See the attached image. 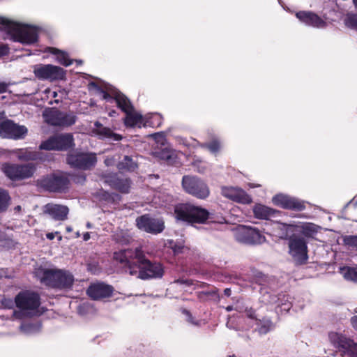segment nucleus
I'll list each match as a JSON object with an SVG mask.
<instances>
[{
    "label": "nucleus",
    "mask_w": 357,
    "mask_h": 357,
    "mask_svg": "<svg viewBox=\"0 0 357 357\" xmlns=\"http://www.w3.org/2000/svg\"><path fill=\"white\" fill-rule=\"evenodd\" d=\"M154 117H155V118H158V117H159V115H158V114H155V115H154Z\"/></svg>",
    "instance_id": "obj_63"
},
{
    "label": "nucleus",
    "mask_w": 357,
    "mask_h": 357,
    "mask_svg": "<svg viewBox=\"0 0 357 357\" xmlns=\"http://www.w3.org/2000/svg\"><path fill=\"white\" fill-rule=\"evenodd\" d=\"M282 305H284V310H289L291 306V303H282Z\"/></svg>",
    "instance_id": "obj_49"
},
{
    "label": "nucleus",
    "mask_w": 357,
    "mask_h": 357,
    "mask_svg": "<svg viewBox=\"0 0 357 357\" xmlns=\"http://www.w3.org/2000/svg\"><path fill=\"white\" fill-rule=\"evenodd\" d=\"M112 162H113V160H112V159H109V158H107V159L105 160V163L106 164V165H111Z\"/></svg>",
    "instance_id": "obj_51"
},
{
    "label": "nucleus",
    "mask_w": 357,
    "mask_h": 357,
    "mask_svg": "<svg viewBox=\"0 0 357 357\" xmlns=\"http://www.w3.org/2000/svg\"><path fill=\"white\" fill-rule=\"evenodd\" d=\"M114 114H115V111H112L109 112V116H113Z\"/></svg>",
    "instance_id": "obj_60"
},
{
    "label": "nucleus",
    "mask_w": 357,
    "mask_h": 357,
    "mask_svg": "<svg viewBox=\"0 0 357 357\" xmlns=\"http://www.w3.org/2000/svg\"><path fill=\"white\" fill-rule=\"evenodd\" d=\"M45 212L56 220H64L67 219L69 209L66 206L48 204L45 207Z\"/></svg>",
    "instance_id": "obj_22"
},
{
    "label": "nucleus",
    "mask_w": 357,
    "mask_h": 357,
    "mask_svg": "<svg viewBox=\"0 0 357 357\" xmlns=\"http://www.w3.org/2000/svg\"><path fill=\"white\" fill-rule=\"evenodd\" d=\"M76 121V116L72 113H64L60 112L59 126L67 127L73 125Z\"/></svg>",
    "instance_id": "obj_31"
},
{
    "label": "nucleus",
    "mask_w": 357,
    "mask_h": 357,
    "mask_svg": "<svg viewBox=\"0 0 357 357\" xmlns=\"http://www.w3.org/2000/svg\"><path fill=\"white\" fill-rule=\"evenodd\" d=\"M86 227H87L88 228H91V223L88 222V223L86 224Z\"/></svg>",
    "instance_id": "obj_61"
},
{
    "label": "nucleus",
    "mask_w": 357,
    "mask_h": 357,
    "mask_svg": "<svg viewBox=\"0 0 357 357\" xmlns=\"http://www.w3.org/2000/svg\"><path fill=\"white\" fill-rule=\"evenodd\" d=\"M233 309H234V307H233L232 306H231V305L227 306V307H226V310H227V312H230V311H231Z\"/></svg>",
    "instance_id": "obj_56"
},
{
    "label": "nucleus",
    "mask_w": 357,
    "mask_h": 357,
    "mask_svg": "<svg viewBox=\"0 0 357 357\" xmlns=\"http://www.w3.org/2000/svg\"><path fill=\"white\" fill-rule=\"evenodd\" d=\"M273 203L284 209H294L302 211L304 209V204L298 199L284 194H278L272 198Z\"/></svg>",
    "instance_id": "obj_17"
},
{
    "label": "nucleus",
    "mask_w": 357,
    "mask_h": 357,
    "mask_svg": "<svg viewBox=\"0 0 357 357\" xmlns=\"http://www.w3.org/2000/svg\"><path fill=\"white\" fill-rule=\"evenodd\" d=\"M0 24L13 41L24 45H31L37 41L38 31L36 27L9 21L0 17Z\"/></svg>",
    "instance_id": "obj_2"
},
{
    "label": "nucleus",
    "mask_w": 357,
    "mask_h": 357,
    "mask_svg": "<svg viewBox=\"0 0 357 357\" xmlns=\"http://www.w3.org/2000/svg\"><path fill=\"white\" fill-rule=\"evenodd\" d=\"M174 213L177 220L188 223H203L208 218V212L206 209L191 204L176 206Z\"/></svg>",
    "instance_id": "obj_5"
},
{
    "label": "nucleus",
    "mask_w": 357,
    "mask_h": 357,
    "mask_svg": "<svg viewBox=\"0 0 357 357\" xmlns=\"http://www.w3.org/2000/svg\"><path fill=\"white\" fill-rule=\"evenodd\" d=\"M104 182L121 192L127 193L130 188V181L128 178H117L115 174H109L103 177Z\"/></svg>",
    "instance_id": "obj_21"
},
{
    "label": "nucleus",
    "mask_w": 357,
    "mask_h": 357,
    "mask_svg": "<svg viewBox=\"0 0 357 357\" xmlns=\"http://www.w3.org/2000/svg\"><path fill=\"white\" fill-rule=\"evenodd\" d=\"M137 227L148 233L158 234L164 229V222L158 219L142 215L136 220Z\"/></svg>",
    "instance_id": "obj_16"
},
{
    "label": "nucleus",
    "mask_w": 357,
    "mask_h": 357,
    "mask_svg": "<svg viewBox=\"0 0 357 357\" xmlns=\"http://www.w3.org/2000/svg\"><path fill=\"white\" fill-rule=\"evenodd\" d=\"M21 210H22V208H21V206H15V207L14 208V211H15V213H20V212L21 211Z\"/></svg>",
    "instance_id": "obj_52"
},
{
    "label": "nucleus",
    "mask_w": 357,
    "mask_h": 357,
    "mask_svg": "<svg viewBox=\"0 0 357 357\" xmlns=\"http://www.w3.org/2000/svg\"><path fill=\"white\" fill-rule=\"evenodd\" d=\"M5 239V235L0 231V242Z\"/></svg>",
    "instance_id": "obj_54"
},
{
    "label": "nucleus",
    "mask_w": 357,
    "mask_h": 357,
    "mask_svg": "<svg viewBox=\"0 0 357 357\" xmlns=\"http://www.w3.org/2000/svg\"><path fill=\"white\" fill-rule=\"evenodd\" d=\"M236 310L240 312H244L248 318L253 319L255 321L256 318L259 317V316L256 314L255 311L251 307L238 306Z\"/></svg>",
    "instance_id": "obj_36"
},
{
    "label": "nucleus",
    "mask_w": 357,
    "mask_h": 357,
    "mask_svg": "<svg viewBox=\"0 0 357 357\" xmlns=\"http://www.w3.org/2000/svg\"><path fill=\"white\" fill-rule=\"evenodd\" d=\"M66 230H67L68 232H70V231H72V228L70 227H68L66 228Z\"/></svg>",
    "instance_id": "obj_58"
},
{
    "label": "nucleus",
    "mask_w": 357,
    "mask_h": 357,
    "mask_svg": "<svg viewBox=\"0 0 357 357\" xmlns=\"http://www.w3.org/2000/svg\"><path fill=\"white\" fill-rule=\"evenodd\" d=\"M114 258L123 265L126 273L131 275H137V278L143 280L161 278L164 273L162 265L146 259L139 248L135 250L128 249L116 252Z\"/></svg>",
    "instance_id": "obj_1"
},
{
    "label": "nucleus",
    "mask_w": 357,
    "mask_h": 357,
    "mask_svg": "<svg viewBox=\"0 0 357 357\" xmlns=\"http://www.w3.org/2000/svg\"><path fill=\"white\" fill-rule=\"evenodd\" d=\"M154 155L163 160L167 161L169 162H173L175 158L174 151L171 149L165 148L161 151L154 152Z\"/></svg>",
    "instance_id": "obj_30"
},
{
    "label": "nucleus",
    "mask_w": 357,
    "mask_h": 357,
    "mask_svg": "<svg viewBox=\"0 0 357 357\" xmlns=\"http://www.w3.org/2000/svg\"><path fill=\"white\" fill-rule=\"evenodd\" d=\"M331 343L338 348L342 357H357V344L345 335L336 332L328 334Z\"/></svg>",
    "instance_id": "obj_8"
},
{
    "label": "nucleus",
    "mask_w": 357,
    "mask_h": 357,
    "mask_svg": "<svg viewBox=\"0 0 357 357\" xmlns=\"http://www.w3.org/2000/svg\"><path fill=\"white\" fill-rule=\"evenodd\" d=\"M255 324L258 327L259 332L261 334L267 333L273 327L271 320L267 317L256 318Z\"/></svg>",
    "instance_id": "obj_27"
},
{
    "label": "nucleus",
    "mask_w": 357,
    "mask_h": 357,
    "mask_svg": "<svg viewBox=\"0 0 357 357\" xmlns=\"http://www.w3.org/2000/svg\"><path fill=\"white\" fill-rule=\"evenodd\" d=\"M289 254L298 263L303 264L307 259V247L304 238L293 235L289 241Z\"/></svg>",
    "instance_id": "obj_13"
},
{
    "label": "nucleus",
    "mask_w": 357,
    "mask_h": 357,
    "mask_svg": "<svg viewBox=\"0 0 357 357\" xmlns=\"http://www.w3.org/2000/svg\"><path fill=\"white\" fill-rule=\"evenodd\" d=\"M350 321L351 326L354 330L357 331V315L352 317Z\"/></svg>",
    "instance_id": "obj_45"
},
{
    "label": "nucleus",
    "mask_w": 357,
    "mask_h": 357,
    "mask_svg": "<svg viewBox=\"0 0 357 357\" xmlns=\"http://www.w3.org/2000/svg\"><path fill=\"white\" fill-rule=\"evenodd\" d=\"M118 167L121 170L133 171L137 167V164L130 156H125L123 160L119 163Z\"/></svg>",
    "instance_id": "obj_34"
},
{
    "label": "nucleus",
    "mask_w": 357,
    "mask_h": 357,
    "mask_svg": "<svg viewBox=\"0 0 357 357\" xmlns=\"http://www.w3.org/2000/svg\"><path fill=\"white\" fill-rule=\"evenodd\" d=\"M94 126L93 132L101 138H107L114 141L121 139V135L114 133L109 128L104 127L98 121L94 123Z\"/></svg>",
    "instance_id": "obj_23"
},
{
    "label": "nucleus",
    "mask_w": 357,
    "mask_h": 357,
    "mask_svg": "<svg viewBox=\"0 0 357 357\" xmlns=\"http://www.w3.org/2000/svg\"><path fill=\"white\" fill-rule=\"evenodd\" d=\"M280 297H282V295H280ZM284 298H285V296L282 295V300H284Z\"/></svg>",
    "instance_id": "obj_62"
},
{
    "label": "nucleus",
    "mask_w": 357,
    "mask_h": 357,
    "mask_svg": "<svg viewBox=\"0 0 357 357\" xmlns=\"http://www.w3.org/2000/svg\"><path fill=\"white\" fill-rule=\"evenodd\" d=\"M116 240H117L118 241H119L120 243H126L128 242V239H126V240H120V239H119V238H116Z\"/></svg>",
    "instance_id": "obj_55"
},
{
    "label": "nucleus",
    "mask_w": 357,
    "mask_h": 357,
    "mask_svg": "<svg viewBox=\"0 0 357 357\" xmlns=\"http://www.w3.org/2000/svg\"><path fill=\"white\" fill-rule=\"evenodd\" d=\"M90 238V234L89 232H86L83 235V239L84 241H86Z\"/></svg>",
    "instance_id": "obj_48"
},
{
    "label": "nucleus",
    "mask_w": 357,
    "mask_h": 357,
    "mask_svg": "<svg viewBox=\"0 0 357 357\" xmlns=\"http://www.w3.org/2000/svg\"><path fill=\"white\" fill-rule=\"evenodd\" d=\"M36 165L33 163L23 165L3 163L1 170L4 174L13 181H20L31 178L36 172Z\"/></svg>",
    "instance_id": "obj_7"
},
{
    "label": "nucleus",
    "mask_w": 357,
    "mask_h": 357,
    "mask_svg": "<svg viewBox=\"0 0 357 357\" xmlns=\"http://www.w3.org/2000/svg\"><path fill=\"white\" fill-rule=\"evenodd\" d=\"M231 289H229V288H227L224 290V294L227 296H229L231 295Z\"/></svg>",
    "instance_id": "obj_50"
},
{
    "label": "nucleus",
    "mask_w": 357,
    "mask_h": 357,
    "mask_svg": "<svg viewBox=\"0 0 357 357\" xmlns=\"http://www.w3.org/2000/svg\"><path fill=\"white\" fill-rule=\"evenodd\" d=\"M43 117L48 124L55 126H59L60 111L58 109L47 108L43 112Z\"/></svg>",
    "instance_id": "obj_24"
},
{
    "label": "nucleus",
    "mask_w": 357,
    "mask_h": 357,
    "mask_svg": "<svg viewBox=\"0 0 357 357\" xmlns=\"http://www.w3.org/2000/svg\"><path fill=\"white\" fill-rule=\"evenodd\" d=\"M353 3H354L355 7L357 8V0H353Z\"/></svg>",
    "instance_id": "obj_59"
},
{
    "label": "nucleus",
    "mask_w": 357,
    "mask_h": 357,
    "mask_svg": "<svg viewBox=\"0 0 357 357\" xmlns=\"http://www.w3.org/2000/svg\"><path fill=\"white\" fill-rule=\"evenodd\" d=\"M46 52L56 55L58 61L66 66H68L72 64V61L69 59L68 54L56 49L55 47H47Z\"/></svg>",
    "instance_id": "obj_26"
},
{
    "label": "nucleus",
    "mask_w": 357,
    "mask_h": 357,
    "mask_svg": "<svg viewBox=\"0 0 357 357\" xmlns=\"http://www.w3.org/2000/svg\"><path fill=\"white\" fill-rule=\"evenodd\" d=\"M302 228L306 236H310L312 234L316 232L315 225L311 223L305 224Z\"/></svg>",
    "instance_id": "obj_40"
},
{
    "label": "nucleus",
    "mask_w": 357,
    "mask_h": 357,
    "mask_svg": "<svg viewBox=\"0 0 357 357\" xmlns=\"http://www.w3.org/2000/svg\"><path fill=\"white\" fill-rule=\"evenodd\" d=\"M344 24L347 27L357 30V15L348 13L344 19Z\"/></svg>",
    "instance_id": "obj_35"
},
{
    "label": "nucleus",
    "mask_w": 357,
    "mask_h": 357,
    "mask_svg": "<svg viewBox=\"0 0 357 357\" xmlns=\"http://www.w3.org/2000/svg\"><path fill=\"white\" fill-rule=\"evenodd\" d=\"M116 92L121 93L119 91H118L116 89L112 90L111 94L108 93L107 92H105L103 90L100 91V93L102 94V98L105 99V100H114L116 101L115 93Z\"/></svg>",
    "instance_id": "obj_41"
},
{
    "label": "nucleus",
    "mask_w": 357,
    "mask_h": 357,
    "mask_svg": "<svg viewBox=\"0 0 357 357\" xmlns=\"http://www.w3.org/2000/svg\"><path fill=\"white\" fill-rule=\"evenodd\" d=\"M33 73L40 79L57 80L65 77V70L59 66L50 64H38L33 66Z\"/></svg>",
    "instance_id": "obj_14"
},
{
    "label": "nucleus",
    "mask_w": 357,
    "mask_h": 357,
    "mask_svg": "<svg viewBox=\"0 0 357 357\" xmlns=\"http://www.w3.org/2000/svg\"><path fill=\"white\" fill-rule=\"evenodd\" d=\"M67 162L71 167L86 170L95 166L97 158L95 153L75 151L68 154Z\"/></svg>",
    "instance_id": "obj_11"
},
{
    "label": "nucleus",
    "mask_w": 357,
    "mask_h": 357,
    "mask_svg": "<svg viewBox=\"0 0 357 357\" xmlns=\"http://www.w3.org/2000/svg\"><path fill=\"white\" fill-rule=\"evenodd\" d=\"M222 195L234 202L248 204L252 202V198L242 189L234 187H222Z\"/></svg>",
    "instance_id": "obj_18"
},
{
    "label": "nucleus",
    "mask_w": 357,
    "mask_h": 357,
    "mask_svg": "<svg viewBox=\"0 0 357 357\" xmlns=\"http://www.w3.org/2000/svg\"><path fill=\"white\" fill-rule=\"evenodd\" d=\"M203 147L208 149L211 153H217L220 148V143L217 140H213L211 143L202 145Z\"/></svg>",
    "instance_id": "obj_37"
},
{
    "label": "nucleus",
    "mask_w": 357,
    "mask_h": 357,
    "mask_svg": "<svg viewBox=\"0 0 357 357\" xmlns=\"http://www.w3.org/2000/svg\"><path fill=\"white\" fill-rule=\"evenodd\" d=\"M15 153L20 160H31L36 158V154L28 149H17L15 151Z\"/></svg>",
    "instance_id": "obj_33"
},
{
    "label": "nucleus",
    "mask_w": 357,
    "mask_h": 357,
    "mask_svg": "<svg viewBox=\"0 0 357 357\" xmlns=\"http://www.w3.org/2000/svg\"><path fill=\"white\" fill-rule=\"evenodd\" d=\"M255 216L259 219H268L273 217L276 211L262 204H256L253 208Z\"/></svg>",
    "instance_id": "obj_25"
},
{
    "label": "nucleus",
    "mask_w": 357,
    "mask_h": 357,
    "mask_svg": "<svg viewBox=\"0 0 357 357\" xmlns=\"http://www.w3.org/2000/svg\"><path fill=\"white\" fill-rule=\"evenodd\" d=\"M182 187L185 192L197 199H205L210 195L207 183L194 176H184L182 178Z\"/></svg>",
    "instance_id": "obj_6"
},
{
    "label": "nucleus",
    "mask_w": 357,
    "mask_h": 357,
    "mask_svg": "<svg viewBox=\"0 0 357 357\" xmlns=\"http://www.w3.org/2000/svg\"><path fill=\"white\" fill-rule=\"evenodd\" d=\"M181 248H182V247H180V246H179V247L175 246V247L174 248V251L175 252H179L181 251Z\"/></svg>",
    "instance_id": "obj_53"
},
{
    "label": "nucleus",
    "mask_w": 357,
    "mask_h": 357,
    "mask_svg": "<svg viewBox=\"0 0 357 357\" xmlns=\"http://www.w3.org/2000/svg\"><path fill=\"white\" fill-rule=\"evenodd\" d=\"M296 17L305 24L315 28H324L326 23L315 13L309 11H300L296 13Z\"/></svg>",
    "instance_id": "obj_20"
},
{
    "label": "nucleus",
    "mask_w": 357,
    "mask_h": 357,
    "mask_svg": "<svg viewBox=\"0 0 357 357\" xmlns=\"http://www.w3.org/2000/svg\"><path fill=\"white\" fill-rule=\"evenodd\" d=\"M10 202V197L7 190L0 188V213L5 212Z\"/></svg>",
    "instance_id": "obj_32"
},
{
    "label": "nucleus",
    "mask_w": 357,
    "mask_h": 357,
    "mask_svg": "<svg viewBox=\"0 0 357 357\" xmlns=\"http://www.w3.org/2000/svg\"><path fill=\"white\" fill-rule=\"evenodd\" d=\"M8 47L6 45H0V56L7 54Z\"/></svg>",
    "instance_id": "obj_44"
},
{
    "label": "nucleus",
    "mask_w": 357,
    "mask_h": 357,
    "mask_svg": "<svg viewBox=\"0 0 357 357\" xmlns=\"http://www.w3.org/2000/svg\"><path fill=\"white\" fill-rule=\"evenodd\" d=\"M183 312L188 316V321L193 324H197V323L194 322L192 320V317L191 314L187 310H184Z\"/></svg>",
    "instance_id": "obj_47"
},
{
    "label": "nucleus",
    "mask_w": 357,
    "mask_h": 357,
    "mask_svg": "<svg viewBox=\"0 0 357 357\" xmlns=\"http://www.w3.org/2000/svg\"><path fill=\"white\" fill-rule=\"evenodd\" d=\"M234 235L236 240L246 244H261L266 240L258 229L243 225L235 228Z\"/></svg>",
    "instance_id": "obj_10"
},
{
    "label": "nucleus",
    "mask_w": 357,
    "mask_h": 357,
    "mask_svg": "<svg viewBox=\"0 0 357 357\" xmlns=\"http://www.w3.org/2000/svg\"><path fill=\"white\" fill-rule=\"evenodd\" d=\"M40 281L45 284L60 289L70 288L74 282L73 275L67 271L49 268L43 271Z\"/></svg>",
    "instance_id": "obj_4"
},
{
    "label": "nucleus",
    "mask_w": 357,
    "mask_h": 357,
    "mask_svg": "<svg viewBox=\"0 0 357 357\" xmlns=\"http://www.w3.org/2000/svg\"><path fill=\"white\" fill-rule=\"evenodd\" d=\"M56 235H59V241H61V238H62V237H61V236L59 234V232H58V231H56V232H55V233H47V234H46V237H47L49 240H52V239L54 238V236H55Z\"/></svg>",
    "instance_id": "obj_43"
},
{
    "label": "nucleus",
    "mask_w": 357,
    "mask_h": 357,
    "mask_svg": "<svg viewBox=\"0 0 357 357\" xmlns=\"http://www.w3.org/2000/svg\"><path fill=\"white\" fill-rule=\"evenodd\" d=\"M264 301L270 303V304H274L278 303L279 301L280 300V298L278 297L276 295H272L269 293L264 294L263 295Z\"/></svg>",
    "instance_id": "obj_39"
},
{
    "label": "nucleus",
    "mask_w": 357,
    "mask_h": 357,
    "mask_svg": "<svg viewBox=\"0 0 357 357\" xmlns=\"http://www.w3.org/2000/svg\"><path fill=\"white\" fill-rule=\"evenodd\" d=\"M27 128L24 126H19L10 120L0 123V135L4 138L21 139L27 133Z\"/></svg>",
    "instance_id": "obj_15"
},
{
    "label": "nucleus",
    "mask_w": 357,
    "mask_h": 357,
    "mask_svg": "<svg viewBox=\"0 0 357 357\" xmlns=\"http://www.w3.org/2000/svg\"><path fill=\"white\" fill-rule=\"evenodd\" d=\"M41 325L39 322L24 323L20 326V331L25 335H33L40 331Z\"/></svg>",
    "instance_id": "obj_29"
},
{
    "label": "nucleus",
    "mask_w": 357,
    "mask_h": 357,
    "mask_svg": "<svg viewBox=\"0 0 357 357\" xmlns=\"http://www.w3.org/2000/svg\"><path fill=\"white\" fill-rule=\"evenodd\" d=\"M52 96L53 98H56L58 96V93L56 91H53Z\"/></svg>",
    "instance_id": "obj_57"
},
{
    "label": "nucleus",
    "mask_w": 357,
    "mask_h": 357,
    "mask_svg": "<svg viewBox=\"0 0 357 357\" xmlns=\"http://www.w3.org/2000/svg\"><path fill=\"white\" fill-rule=\"evenodd\" d=\"M152 137L159 144L163 145L165 142V135L162 132L153 134Z\"/></svg>",
    "instance_id": "obj_42"
},
{
    "label": "nucleus",
    "mask_w": 357,
    "mask_h": 357,
    "mask_svg": "<svg viewBox=\"0 0 357 357\" xmlns=\"http://www.w3.org/2000/svg\"><path fill=\"white\" fill-rule=\"evenodd\" d=\"M114 289L112 286L104 283L91 284L87 289V294L93 300H100L110 297Z\"/></svg>",
    "instance_id": "obj_19"
},
{
    "label": "nucleus",
    "mask_w": 357,
    "mask_h": 357,
    "mask_svg": "<svg viewBox=\"0 0 357 357\" xmlns=\"http://www.w3.org/2000/svg\"><path fill=\"white\" fill-rule=\"evenodd\" d=\"M15 303L20 309V311L15 312L17 318L39 314L40 298L34 292L25 291L19 293L15 297Z\"/></svg>",
    "instance_id": "obj_3"
},
{
    "label": "nucleus",
    "mask_w": 357,
    "mask_h": 357,
    "mask_svg": "<svg viewBox=\"0 0 357 357\" xmlns=\"http://www.w3.org/2000/svg\"><path fill=\"white\" fill-rule=\"evenodd\" d=\"M115 99L118 107L126 114V125L140 127L143 121L142 116L134 111L130 100L123 94L117 92L115 93Z\"/></svg>",
    "instance_id": "obj_9"
},
{
    "label": "nucleus",
    "mask_w": 357,
    "mask_h": 357,
    "mask_svg": "<svg viewBox=\"0 0 357 357\" xmlns=\"http://www.w3.org/2000/svg\"><path fill=\"white\" fill-rule=\"evenodd\" d=\"M73 146V137L71 134L54 135L40 145V149L52 151H65Z\"/></svg>",
    "instance_id": "obj_12"
},
{
    "label": "nucleus",
    "mask_w": 357,
    "mask_h": 357,
    "mask_svg": "<svg viewBox=\"0 0 357 357\" xmlns=\"http://www.w3.org/2000/svg\"><path fill=\"white\" fill-rule=\"evenodd\" d=\"M345 245L357 248V236L349 235L343 237Z\"/></svg>",
    "instance_id": "obj_38"
},
{
    "label": "nucleus",
    "mask_w": 357,
    "mask_h": 357,
    "mask_svg": "<svg viewBox=\"0 0 357 357\" xmlns=\"http://www.w3.org/2000/svg\"><path fill=\"white\" fill-rule=\"evenodd\" d=\"M340 273L345 280L357 282V267H341Z\"/></svg>",
    "instance_id": "obj_28"
},
{
    "label": "nucleus",
    "mask_w": 357,
    "mask_h": 357,
    "mask_svg": "<svg viewBox=\"0 0 357 357\" xmlns=\"http://www.w3.org/2000/svg\"><path fill=\"white\" fill-rule=\"evenodd\" d=\"M8 86V84L3 82H0V93L6 92Z\"/></svg>",
    "instance_id": "obj_46"
}]
</instances>
